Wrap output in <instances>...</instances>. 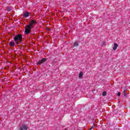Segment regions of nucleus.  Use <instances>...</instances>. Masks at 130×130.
Segmentation results:
<instances>
[{
  "label": "nucleus",
  "instance_id": "nucleus-1",
  "mask_svg": "<svg viewBox=\"0 0 130 130\" xmlns=\"http://www.w3.org/2000/svg\"><path fill=\"white\" fill-rule=\"evenodd\" d=\"M37 22L35 20H31L29 23V25H26L25 27V34L28 35L30 33L31 30L33 29V26L36 24Z\"/></svg>",
  "mask_w": 130,
  "mask_h": 130
},
{
  "label": "nucleus",
  "instance_id": "nucleus-2",
  "mask_svg": "<svg viewBox=\"0 0 130 130\" xmlns=\"http://www.w3.org/2000/svg\"><path fill=\"white\" fill-rule=\"evenodd\" d=\"M22 38H23V36L21 34H18L15 36L14 40L17 45H19V44H21V43H22V42L23 41Z\"/></svg>",
  "mask_w": 130,
  "mask_h": 130
},
{
  "label": "nucleus",
  "instance_id": "nucleus-3",
  "mask_svg": "<svg viewBox=\"0 0 130 130\" xmlns=\"http://www.w3.org/2000/svg\"><path fill=\"white\" fill-rule=\"evenodd\" d=\"M46 60H47V59H46L45 58H43L41 60H40L37 62V64H42V63H43V62H45V61H46Z\"/></svg>",
  "mask_w": 130,
  "mask_h": 130
},
{
  "label": "nucleus",
  "instance_id": "nucleus-4",
  "mask_svg": "<svg viewBox=\"0 0 130 130\" xmlns=\"http://www.w3.org/2000/svg\"><path fill=\"white\" fill-rule=\"evenodd\" d=\"M28 129V127H27V125H23L22 126L20 127V130H27Z\"/></svg>",
  "mask_w": 130,
  "mask_h": 130
},
{
  "label": "nucleus",
  "instance_id": "nucleus-5",
  "mask_svg": "<svg viewBox=\"0 0 130 130\" xmlns=\"http://www.w3.org/2000/svg\"><path fill=\"white\" fill-rule=\"evenodd\" d=\"M9 45L11 47H14V46H15V42H13V41H11L9 43Z\"/></svg>",
  "mask_w": 130,
  "mask_h": 130
},
{
  "label": "nucleus",
  "instance_id": "nucleus-6",
  "mask_svg": "<svg viewBox=\"0 0 130 130\" xmlns=\"http://www.w3.org/2000/svg\"><path fill=\"white\" fill-rule=\"evenodd\" d=\"M118 47V45H117V44L115 43L114 44V47L113 48V50H116V49H117Z\"/></svg>",
  "mask_w": 130,
  "mask_h": 130
},
{
  "label": "nucleus",
  "instance_id": "nucleus-7",
  "mask_svg": "<svg viewBox=\"0 0 130 130\" xmlns=\"http://www.w3.org/2000/svg\"><path fill=\"white\" fill-rule=\"evenodd\" d=\"M79 79H82L83 78V72H80L79 73Z\"/></svg>",
  "mask_w": 130,
  "mask_h": 130
},
{
  "label": "nucleus",
  "instance_id": "nucleus-8",
  "mask_svg": "<svg viewBox=\"0 0 130 130\" xmlns=\"http://www.w3.org/2000/svg\"><path fill=\"white\" fill-rule=\"evenodd\" d=\"M29 12H27V13H25L24 14V16L25 18H28V17H29Z\"/></svg>",
  "mask_w": 130,
  "mask_h": 130
},
{
  "label": "nucleus",
  "instance_id": "nucleus-9",
  "mask_svg": "<svg viewBox=\"0 0 130 130\" xmlns=\"http://www.w3.org/2000/svg\"><path fill=\"white\" fill-rule=\"evenodd\" d=\"M73 45L74 46H75V47H78V46H79V43H78V42H75L73 43Z\"/></svg>",
  "mask_w": 130,
  "mask_h": 130
},
{
  "label": "nucleus",
  "instance_id": "nucleus-10",
  "mask_svg": "<svg viewBox=\"0 0 130 130\" xmlns=\"http://www.w3.org/2000/svg\"><path fill=\"white\" fill-rule=\"evenodd\" d=\"M7 11L8 12H11L12 9H11L10 7H7Z\"/></svg>",
  "mask_w": 130,
  "mask_h": 130
},
{
  "label": "nucleus",
  "instance_id": "nucleus-11",
  "mask_svg": "<svg viewBox=\"0 0 130 130\" xmlns=\"http://www.w3.org/2000/svg\"><path fill=\"white\" fill-rule=\"evenodd\" d=\"M107 93L106 92V91H104L103 92V96H106Z\"/></svg>",
  "mask_w": 130,
  "mask_h": 130
},
{
  "label": "nucleus",
  "instance_id": "nucleus-12",
  "mask_svg": "<svg viewBox=\"0 0 130 130\" xmlns=\"http://www.w3.org/2000/svg\"><path fill=\"white\" fill-rule=\"evenodd\" d=\"M123 93H124L125 96H126V90H123Z\"/></svg>",
  "mask_w": 130,
  "mask_h": 130
},
{
  "label": "nucleus",
  "instance_id": "nucleus-13",
  "mask_svg": "<svg viewBox=\"0 0 130 130\" xmlns=\"http://www.w3.org/2000/svg\"><path fill=\"white\" fill-rule=\"evenodd\" d=\"M120 92H118V93H117V96H118V97H119V96H120Z\"/></svg>",
  "mask_w": 130,
  "mask_h": 130
},
{
  "label": "nucleus",
  "instance_id": "nucleus-14",
  "mask_svg": "<svg viewBox=\"0 0 130 130\" xmlns=\"http://www.w3.org/2000/svg\"><path fill=\"white\" fill-rule=\"evenodd\" d=\"M92 128H93V126H92V127L90 128V130L92 129Z\"/></svg>",
  "mask_w": 130,
  "mask_h": 130
},
{
  "label": "nucleus",
  "instance_id": "nucleus-15",
  "mask_svg": "<svg viewBox=\"0 0 130 130\" xmlns=\"http://www.w3.org/2000/svg\"><path fill=\"white\" fill-rule=\"evenodd\" d=\"M48 31H50V29H48Z\"/></svg>",
  "mask_w": 130,
  "mask_h": 130
},
{
  "label": "nucleus",
  "instance_id": "nucleus-16",
  "mask_svg": "<svg viewBox=\"0 0 130 130\" xmlns=\"http://www.w3.org/2000/svg\"><path fill=\"white\" fill-rule=\"evenodd\" d=\"M64 130H67V129H65Z\"/></svg>",
  "mask_w": 130,
  "mask_h": 130
}]
</instances>
